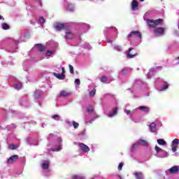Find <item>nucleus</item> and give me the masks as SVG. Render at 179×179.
<instances>
[{"instance_id": "obj_50", "label": "nucleus", "mask_w": 179, "mask_h": 179, "mask_svg": "<svg viewBox=\"0 0 179 179\" xmlns=\"http://www.w3.org/2000/svg\"><path fill=\"white\" fill-rule=\"evenodd\" d=\"M178 59H179V57H178Z\"/></svg>"}, {"instance_id": "obj_39", "label": "nucleus", "mask_w": 179, "mask_h": 179, "mask_svg": "<svg viewBox=\"0 0 179 179\" xmlns=\"http://www.w3.org/2000/svg\"><path fill=\"white\" fill-rule=\"evenodd\" d=\"M75 83H76V85H80V80H79V79H76L75 80Z\"/></svg>"}, {"instance_id": "obj_14", "label": "nucleus", "mask_w": 179, "mask_h": 179, "mask_svg": "<svg viewBox=\"0 0 179 179\" xmlns=\"http://www.w3.org/2000/svg\"><path fill=\"white\" fill-rule=\"evenodd\" d=\"M134 176L136 179H143V173L141 172L136 171L134 173Z\"/></svg>"}, {"instance_id": "obj_35", "label": "nucleus", "mask_w": 179, "mask_h": 179, "mask_svg": "<svg viewBox=\"0 0 179 179\" xmlns=\"http://www.w3.org/2000/svg\"><path fill=\"white\" fill-rule=\"evenodd\" d=\"M124 166V163L121 162L119 164V166H118V170L121 171L122 170V167Z\"/></svg>"}, {"instance_id": "obj_36", "label": "nucleus", "mask_w": 179, "mask_h": 179, "mask_svg": "<svg viewBox=\"0 0 179 179\" xmlns=\"http://www.w3.org/2000/svg\"><path fill=\"white\" fill-rule=\"evenodd\" d=\"M39 22H40V23H45V20H44V17H41L39 18Z\"/></svg>"}, {"instance_id": "obj_37", "label": "nucleus", "mask_w": 179, "mask_h": 179, "mask_svg": "<svg viewBox=\"0 0 179 179\" xmlns=\"http://www.w3.org/2000/svg\"><path fill=\"white\" fill-rule=\"evenodd\" d=\"M52 118H53L54 120H57V121H58V118H59V115H54Z\"/></svg>"}, {"instance_id": "obj_30", "label": "nucleus", "mask_w": 179, "mask_h": 179, "mask_svg": "<svg viewBox=\"0 0 179 179\" xmlns=\"http://www.w3.org/2000/svg\"><path fill=\"white\" fill-rule=\"evenodd\" d=\"M9 149H10L11 150H16V149H17V147L15 145H9Z\"/></svg>"}, {"instance_id": "obj_49", "label": "nucleus", "mask_w": 179, "mask_h": 179, "mask_svg": "<svg viewBox=\"0 0 179 179\" xmlns=\"http://www.w3.org/2000/svg\"><path fill=\"white\" fill-rule=\"evenodd\" d=\"M133 1H136V0H133Z\"/></svg>"}, {"instance_id": "obj_27", "label": "nucleus", "mask_w": 179, "mask_h": 179, "mask_svg": "<svg viewBox=\"0 0 179 179\" xmlns=\"http://www.w3.org/2000/svg\"><path fill=\"white\" fill-rule=\"evenodd\" d=\"M54 51L48 50L46 52V57H51V55H52Z\"/></svg>"}, {"instance_id": "obj_22", "label": "nucleus", "mask_w": 179, "mask_h": 179, "mask_svg": "<svg viewBox=\"0 0 179 179\" xmlns=\"http://www.w3.org/2000/svg\"><path fill=\"white\" fill-rule=\"evenodd\" d=\"M71 179H85L83 176H78V175H73L71 176Z\"/></svg>"}, {"instance_id": "obj_19", "label": "nucleus", "mask_w": 179, "mask_h": 179, "mask_svg": "<svg viewBox=\"0 0 179 179\" xmlns=\"http://www.w3.org/2000/svg\"><path fill=\"white\" fill-rule=\"evenodd\" d=\"M150 129L151 132H156V124L155 122L150 124Z\"/></svg>"}, {"instance_id": "obj_32", "label": "nucleus", "mask_w": 179, "mask_h": 179, "mask_svg": "<svg viewBox=\"0 0 179 179\" xmlns=\"http://www.w3.org/2000/svg\"><path fill=\"white\" fill-rule=\"evenodd\" d=\"M166 89H169V83H167V82H165L162 90H166Z\"/></svg>"}, {"instance_id": "obj_12", "label": "nucleus", "mask_w": 179, "mask_h": 179, "mask_svg": "<svg viewBox=\"0 0 179 179\" xmlns=\"http://www.w3.org/2000/svg\"><path fill=\"white\" fill-rule=\"evenodd\" d=\"M53 76H55L57 79H59V80H64L65 79V74H59L58 73H53Z\"/></svg>"}, {"instance_id": "obj_4", "label": "nucleus", "mask_w": 179, "mask_h": 179, "mask_svg": "<svg viewBox=\"0 0 179 179\" xmlns=\"http://www.w3.org/2000/svg\"><path fill=\"white\" fill-rule=\"evenodd\" d=\"M78 146H79L80 150H82V152H84L85 153H87V152H90V148H89V146L86 145V144H85L83 143H80L78 144Z\"/></svg>"}, {"instance_id": "obj_6", "label": "nucleus", "mask_w": 179, "mask_h": 179, "mask_svg": "<svg viewBox=\"0 0 179 179\" xmlns=\"http://www.w3.org/2000/svg\"><path fill=\"white\" fill-rule=\"evenodd\" d=\"M17 159H19V155H12L8 159L7 163L8 164H12L13 163H15L17 160Z\"/></svg>"}, {"instance_id": "obj_23", "label": "nucleus", "mask_w": 179, "mask_h": 179, "mask_svg": "<svg viewBox=\"0 0 179 179\" xmlns=\"http://www.w3.org/2000/svg\"><path fill=\"white\" fill-rule=\"evenodd\" d=\"M107 80H108V79L107 78V76H103L102 78L100 80V81L102 83H106V82H107Z\"/></svg>"}, {"instance_id": "obj_29", "label": "nucleus", "mask_w": 179, "mask_h": 179, "mask_svg": "<svg viewBox=\"0 0 179 179\" xmlns=\"http://www.w3.org/2000/svg\"><path fill=\"white\" fill-rule=\"evenodd\" d=\"M155 150L157 152V153H159V152H163V149H162L159 146H155Z\"/></svg>"}, {"instance_id": "obj_18", "label": "nucleus", "mask_w": 179, "mask_h": 179, "mask_svg": "<svg viewBox=\"0 0 179 179\" xmlns=\"http://www.w3.org/2000/svg\"><path fill=\"white\" fill-rule=\"evenodd\" d=\"M69 94H71L69 92H68L65 90H63V91H61V92H60V97H68V96H69Z\"/></svg>"}, {"instance_id": "obj_34", "label": "nucleus", "mask_w": 179, "mask_h": 179, "mask_svg": "<svg viewBox=\"0 0 179 179\" xmlns=\"http://www.w3.org/2000/svg\"><path fill=\"white\" fill-rule=\"evenodd\" d=\"M70 73H73V66L71 64L69 65Z\"/></svg>"}, {"instance_id": "obj_46", "label": "nucleus", "mask_w": 179, "mask_h": 179, "mask_svg": "<svg viewBox=\"0 0 179 179\" xmlns=\"http://www.w3.org/2000/svg\"><path fill=\"white\" fill-rule=\"evenodd\" d=\"M69 8H71V6H69L67 7V10H69Z\"/></svg>"}, {"instance_id": "obj_5", "label": "nucleus", "mask_w": 179, "mask_h": 179, "mask_svg": "<svg viewBox=\"0 0 179 179\" xmlns=\"http://www.w3.org/2000/svg\"><path fill=\"white\" fill-rule=\"evenodd\" d=\"M134 36H136L138 38H142V35L141 34V32L139 31H133L130 34H129L128 37L129 38H131L134 37Z\"/></svg>"}, {"instance_id": "obj_20", "label": "nucleus", "mask_w": 179, "mask_h": 179, "mask_svg": "<svg viewBox=\"0 0 179 179\" xmlns=\"http://www.w3.org/2000/svg\"><path fill=\"white\" fill-rule=\"evenodd\" d=\"M157 143L159 145H166L167 143L164 139L159 138L157 140Z\"/></svg>"}, {"instance_id": "obj_41", "label": "nucleus", "mask_w": 179, "mask_h": 179, "mask_svg": "<svg viewBox=\"0 0 179 179\" xmlns=\"http://www.w3.org/2000/svg\"><path fill=\"white\" fill-rule=\"evenodd\" d=\"M138 145H139V144H138V143H137V144H133L132 148L133 149H136V148H138Z\"/></svg>"}, {"instance_id": "obj_48", "label": "nucleus", "mask_w": 179, "mask_h": 179, "mask_svg": "<svg viewBox=\"0 0 179 179\" xmlns=\"http://www.w3.org/2000/svg\"><path fill=\"white\" fill-rule=\"evenodd\" d=\"M139 1H145V0H139Z\"/></svg>"}, {"instance_id": "obj_43", "label": "nucleus", "mask_w": 179, "mask_h": 179, "mask_svg": "<svg viewBox=\"0 0 179 179\" xmlns=\"http://www.w3.org/2000/svg\"><path fill=\"white\" fill-rule=\"evenodd\" d=\"M61 149H62V147L61 145H59L57 149V152H59V150H61Z\"/></svg>"}, {"instance_id": "obj_28", "label": "nucleus", "mask_w": 179, "mask_h": 179, "mask_svg": "<svg viewBox=\"0 0 179 179\" xmlns=\"http://www.w3.org/2000/svg\"><path fill=\"white\" fill-rule=\"evenodd\" d=\"M96 95V89L92 90L90 92V96L91 97H94V96Z\"/></svg>"}, {"instance_id": "obj_25", "label": "nucleus", "mask_w": 179, "mask_h": 179, "mask_svg": "<svg viewBox=\"0 0 179 179\" xmlns=\"http://www.w3.org/2000/svg\"><path fill=\"white\" fill-rule=\"evenodd\" d=\"M179 143V140L178 138H175L173 141H172V145L173 146H177V145H178Z\"/></svg>"}, {"instance_id": "obj_8", "label": "nucleus", "mask_w": 179, "mask_h": 179, "mask_svg": "<svg viewBox=\"0 0 179 179\" xmlns=\"http://www.w3.org/2000/svg\"><path fill=\"white\" fill-rule=\"evenodd\" d=\"M131 51H134V48H130L129 50V52L127 55V58H135V57H138V53H136V52L131 53Z\"/></svg>"}, {"instance_id": "obj_24", "label": "nucleus", "mask_w": 179, "mask_h": 179, "mask_svg": "<svg viewBox=\"0 0 179 179\" xmlns=\"http://www.w3.org/2000/svg\"><path fill=\"white\" fill-rule=\"evenodd\" d=\"M22 87V83L15 84V89H16L17 90H20Z\"/></svg>"}, {"instance_id": "obj_33", "label": "nucleus", "mask_w": 179, "mask_h": 179, "mask_svg": "<svg viewBox=\"0 0 179 179\" xmlns=\"http://www.w3.org/2000/svg\"><path fill=\"white\" fill-rule=\"evenodd\" d=\"M127 73H128V69H123L122 70V75H127Z\"/></svg>"}, {"instance_id": "obj_38", "label": "nucleus", "mask_w": 179, "mask_h": 179, "mask_svg": "<svg viewBox=\"0 0 179 179\" xmlns=\"http://www.w3.org/2000/svg\"><path fill=\"white\" fill-rule=\"evenodd\" d=\"M171 146H172V151L173 152H177V145H171Z\"/></svg>"}, {"instance_id": "obj_13", "label": "nucleus", "mask_w": 179, "mask_h": 179, "mask_svg": "<svg viewBox=\"0 0 179 179\" xmlns=\"http://www.w3.org/2000/svg\"><path fill=\"white\" fill-rule=\"evenodd\" d=\"M138 145H141L142 146H149L148 141L143 139L138 140Z\"/></svg>"}, {"instance_id": "obj_1", "label": "nucleus", "mask_w": 179, "mask_h": 179, "mask_svg": "<svg viewBox=\"0 0 179 179\" xmlns=\"http://www.w3.org/2000/svg\"><path fill=\"white\" fill-rule=\"evenodd\" d=\"M163 23V19L159 18L158 20H147V24L149 27H157L159 24Z\"/></svg>"}, {"instance_id": "obj_9", "label": "nucleus", "mask_w": 179, "mask_h": 179, "mask_svg": "<svg viewBox=\"0 0 179 179\" xmlns=\"http://www.w3.org/2000/svg\"><path fill=\"white\" fill-rule=\"evenodd\" d=\"M118 113V108L115 107L112 109V110L108 113V116L109 117H114V115H117Z\"/></svg>"}, {"instance_id": "obj_11", "label": "nucleus", "mask_w": 179, "mask_h": 179, "mask_svg": "<svg viewBox=\"0 0 179 179\" xmlns=\"http://www.w3.org/2000/svg\"><path fill=\"white\" fill-rule=\"evenodd\" d=\"M75 36L71 31H66V38L67 40H72V38H73Z\"/></svg>"}, {"instance_id": "obj_15", "label": "nucleus", "mask_w": 179, "mask_h": 179, "mask_svg": "<svg viewBox=\"0 0 179 179\" xmlns=\"http://www.w3.org/2000/svg\"><path fill=\"white\" fill-rule=\"evenodd\" d=\"M41 167L43 168L44 170H48V169L50 167V162L46 161V162H43L41 164Z\"/></svg>"}, {"instance_id": "obj_40", "label": "nucleus", "mask_w": 179, "mask_h": 179, "mask_svg": "<svg viewBox=\"0 0 179 179\" xmlns=\"http://www.w3.org/2000/svg\"><path fill=\"white\" fill-rule=\"evenodd\" d=\"M124 113H125L127 115H129V114H131V110H124Z\"/></svg>"}, {"instance_id": "obj_21", "label": "nucleus", "mask_w": 179, "mask_h": 179, "mask_svg": "<svg viewBox=\"0 0 179 179\" xmlns=\"http://www.w3.org/2000/svg\"><path fill=\"white\" fill-rule=\"evenodd\" d=\"M1 27L3 30H9V24L6 22L3 23Z\"/></svg>"}, {"instance_id": "obj_3", "label": "nucleus", "mask_w": 179, "mask_h": 179, "mask_svg": "<svg viewBox=\"0 0 179 179\" xmlns=\"http://www.w3.org/2000/svg\"><path fill=\"white\" fill-rule=\"evenodd\" d=\"M165 29L164 27H157L154 29V34L157 36V37H159L160 36H163L164 34Z\"/></svg>"}, {"instance_id": "obj_45", "label": "nucleus", "mask_w": 179, "mask_h": 179, "mask_svg": "<svg viewBox=\"0 0 179 179\" xmlns=\"http://www.w3.org/2000/svg\"><path fill=\"white\" fill-rule=\"evenodd\" d=\"M107 43H113V41H110V40L107 41Z\"/></svg>"}, {"instance_id": "obj_26", "label": "nucleus", "mask_w": 179, "mask_h": 179, "mask_svg": "<svg viewBox=\"0 0 179 179\" xmlns=\"http://www.w3.org/2000/svg\"><path fill=\"white\" fill-rule=\"evenodd\" d=\"M87 113H92L93 111H94V109L93 108V106H90L87 109Z\"/></svg>"}, {"instance_id": "obj_10", "label": "nucleus", "mask_w": 179, "mask_h": 179, "mask_svg": "<svg viewBox=\"0 0 179 179\" xmlns=\"http://www.w3.org/2000/svg\"><path fill=\"white\" fill-rule=\"evenodd\" d=\"M35 47L38 48V50L40 52H43L47 48V47L43 45V44H41V43L35 44Z\"/></svg>"}, {"instance_id": "obj_17", "label": "nucleus", "mask_w": 179, "mask_h": 179, "mask_svg": "<svg viewBox=\"0 0 179 179\" xmlns=\"http://www.w3.org/2000/svg\"><path fill=\"white\" fill-rule=\"evenodd\" d=\"M138 110H140V111H144V113H149L150 111V108L147 107V106H139L138 107Z\"/></svg>"}, {"instance_id": "obj_44", "label": "nucleus", "mask_w": 179, "mask_h": 179, "mask_svg": "<svg viewBox=\"0 0 179 179\" xmlns=\"http://www.w3.org/2000/svg\"><path fill=\"white\" fill-rule=\"evenodd\" d=\"M0 20H5V18H3V17H2L1 15H0Z\"/></svg>"}, {"instance_id": "obj_47", "label": "nucleus", "mask_w": 179, "mask_h": 179, "mask_svg": "<svg viewBox=\"0 0 179 179\" xmlns=\"http://www.w3.org/2000/svg\"><path fill=\"white\" fill-rule=\"evenodd\" d=\"M117 177H119L120 179H122V177H121L120 175H118Z\"/></svg>"}, {"instance_id": "obj_42", "label": "nucleus", "mask_w": 179, "mask_h": 179, "mask_svg": "<svg viewBox=\"0 0 179 179\" xmlns=\"http://www.w3.org/2000/svg\"><path fill=\"white\" fill-rule=\"evenodd\" d=\"M62 75H65V69L64 67L62 68Z\"/></svg>"}, {"instance_id": "obj_31", "label": "nucleus", "mask_w": 179, "mask_h": 179, "mask_svg": "<svg viewBox=\"0 0 179 179\" xmlns=\"http://www.w3.org/2000/svg\"><path fill=\"white\" fill-rule=\"evenodd\" d=\"M73 126L75 129H78V128H79V123L76 122H73Z\"/></svg>"}, {"instance_id": "obj_16", "label": "nucleus", "mask_w": 179, "mask_h": 179, "mask_svg": "<svg viewBox=\"0 0 179 179\" xmlns=\"http://www.w3.org/2000/svg\"><path fill=\"white\" fill-rule=\"evenodd\" d=\"M138 1H133L131 2V9H132V10H136V9H138Z\"/></svg>"}, {"instance_id": "obj_2", "label": "nucleus", "mask_w": 179, "mask_h": 179, "mask_svg": "<svg viewBox=\"0 0 179 179\" xmlns=\"http://www.w3.org/2000/svg\"><path fill=\"white\" fill-rule=\"evenodd\" d=\"M55 29L57 31H61L62 30H68L69 26L66 23L56 22L55 24Z\"/></svg>"}, {"instance_id": "obj_7", "label": "nucleus", "mask_w": 179, "mask_h": 179, "mask_svg": "<svg viewBox=\"0 0 179 179\" xmlns=\"http://www.w3.org/2000/svg\"><path fill=\"white\" fill-rule=\"evenodd\" d=\"M170 174H177L179 173V166H173L171 169H169Z\"/></svg>"}]
</instances>
